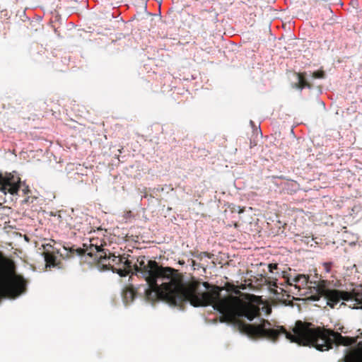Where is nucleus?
Segmentation results:
<instances>
[{
    "mask_svg": "<svg viewBox=\"0 0 362 362\" xmlns=\"http://www.w3.org/2000/svg\"><path fill=\"white\" fill-rule=\"evenodd\" d=\"M35 199H36V197H28L23 201V202L24 204H30L33 203Z\"/></svg>",
    "mask_w": 362,
    "mask_h": 362,
    "instance_id": "obj_14",
    "label": "nucleus"
},
{
    "mask_svg": "<svg viewBox=\"0 0 362 362\" xmlns=\"http://www.w3.org/2000/svg\"><path fill=\"white\" fill-rule=\"evenodd\" d=\"M142 3L144 4V8H146V4H144V1H142Z\"/></svg>",
    "mask_w": 362,
    "mask_h": 362,
    "instance_id": "obj_19",
    "label": "nucleus"
},
{
    "mask_svg": "<svg viewBox=\"0 0 362 362\" xmlns=\"http://www.w3.org/2000/svg\"><path fill=\"white\" fill-rule=\"evenodd\" d=\"M288 284L290 286L294 285L295 288L300 291L301 288H305L309 284V276L305 274H298L292 279H288ZM310 284H312L313 282H310Z\"/></svg>",
    "mask_w": 362,
    "mask_h": 362,
    "instance_id": "obj_7",
    "label": "nucleus"
},
{
    "mask_svg": "<svg viewBox=\"0 0 362 362\" xmlns=\"http://www.w3.org/2000/svg\"><path fill=\"white\" fill-rule=\"evenodd\" d=\"M234 226H235V228H237L238 227V223H235Z\"/></svg>",
    "mask_w": 362,
    "mask_h": 362,
    "instance_id": "obj_20",
    "label": "nucleus"
},
{
    "mask_svg": "<svg viewBox=\"0 0 362 362\" xmlns=\"http://www.w3.org/2000/svg\"><path fill=\"white\" fill-rule=\"evenodd\" d=\"M134 274L145 279L148 288L145 290L147 299L154 301L160 299L170 305H180L189 302L194 307L213 305L222 315V322L233 323L243 334L252 339L266 338L276 341L284 334V327H271V323L264 319L259 325L247 324L240 320L245 317L252 321L260 315L257 305L239 297L228 296L221 298L223 288L202 282L192 278L187 282L177 269L163 267L155 260L139 256L134 264Z\"/></svg>",
    "mask_w": 362,
    "mask_h": 362,
    "instance_id": "obj_1",
    "label": "nucleus"
},
{
    "mask_svg": "<svg viewBox=\"0 0 362 362\" xmlns=\"http://www.w3.org/2000/svg\"><path fill=\"white\" fill-rule=\"evenodd\" d=\"M98 230L102 231L103 230L100 228H98Z\"/></svg>",
    "mask_w": 362,
    "mask_h": 362,
    "instance_id": "obj_21",
    "label": "nucleus"
},
{
    "mask_svg": "<svg viewBox=\"0 0 362 362\" xmlns=\"http://www.w3.org/2000/svg\"><path fill=\"white\" fill-rule=\"evenodd\" d=\"M117 273L121 276H126L130 274L135 275L134 264L125 257L121 266L117 269Z\"/></svg>",
    "mask_w": 362,
    "mask_h": 362,
    "instance_id": "obj_8",
    "label": "nucleus"
},
{
    "mask_svg": "<svg viewBox=\"0 0 362 362\" xmlns=\"http://www.w3.org/2000/svg\"><path fill=\"white\" fill-rule=\"evenodd\" d=\"M21 187H23L22 192H23L24 194H28L29 193H30V189L28 185H25V182H21Z\"/></svg>",
    "mask_w": 362,
    "mask_h": 362,
    "instance_id": "obj_13",
    "label": "nucleus"
},
{
    "mask_svg": "<svg viewBox=\"0 0 362 362\" xmlns=\"http://www.w3.org/2000/svg\"><path fill=\"white\" fill-rule=\"evenodd\" d=\"M26 281L16 274L14 262L0 254V297L16 298L26 290Z\"/></svg>",
    "mask_w": 362,
    "mask_h": 362,
    "instance_id": "obj_3",
    "label": "nucleus"
},
{
    "mask_svg": "<svg viewBox=\"0 0 362 362\" xmlns=\"http://www.w3.org/2000/svg\"><path fill=\"white\" fill-rule=\"evenodd\" d=\"M344 361L345 362H362V354L357 350L351 351L345 356Z\"/></svg>",
    "mask_w": 362,
    "mask_h": 362,
    "instance_id": "obj_10",
    "label": "nucleus"
},
{
    "mask_svg": "<svg viewBox=\"0 0 362 362\" xmlns=\"http://www.w3.org/2000/svg\"><path fill=\"white\" fill-rule=\"evenodd\" d=\"M21 186V180L19 176L12 173H0V191L4 194H17Z\"/></svg>",
    "mask_w": 362,
    "mask_h": 362,
    "instance_id": "obj_5",
    "label": "nucleus"
},
{
    "mask_svg": "<svg viewBox=\"0 0 362 362\" xmlns=\"http://www.w3.org/2000/svg\"><path fill=\"white\" fill-rule=\"evenodd\" d=\"M298 88L303 89L304 88H311V85L306 81L303 74H298Z\"/></svg>",
    "mask_w": 362,
    "mask_h": 362,
    "instance_id": "obj_11",
    "label": "nucleus"
},
{
    "mask_svg": "<svg viewBox=\"0 0 362 362\" xmlns=\"http://www.w3.org/2000/svg\"><path fill=\"white\" fill-rule=\"evenodd\" d=\"M123 300L126 304L132 302L136 296V291L133 286H129L125 288L122 293Z\"/></svg>",
    "mask_w": 362,
    "mask_h": 362,
    "instance_id": "obj_9",
    "label": "nucleus"
},
{
    "mask_svg": "<svg viewBox=\"0 0 362 362\" xmlns=\"http://www.w3.org/2000/svg\"><path fill=\"white\" fill-rule=\"evenodd\" d=\"M338 4L340 5L341 6H342L344 5L342 1H339Z\"/></svg>",
    "mask_w": 362,
    "mask_h": 362,
    "instance_id": "obj_17",
    "label": "nucleus"
},
{
    "mask_svg": "<svg viewBox=\"0 0 362 362\" xmlns=\"http://www.w3.org/2000/svg\"><path fill=\"white\" fill-rule=\"evenodd\" d=\"M278 267V265L277 264H269V266H268V268H269V271L270 272H273V271L274 269H276Z\"/></svg>",
    "mask_w": 362,
    "mask_h": 362,
    "instance_id": "obj_16",
    "label": "nucleus"
},
{
    "mask_svg": "<svg viewBox=\"0 0 362 362\" xmlns=\"http://www.w3.org/2000/svg\"><path fill=\"white\" fill-rule=\"evenodd\" d=\"M313 284L315 285L313 288L316 293L309 298L312 300H319L322 296H324L327 300V305L334 308L341 300L346 301L354 300L357 305L362 308V286L354 288L351 291H345L328 288V281L326 280L315 281Z\"/></svg>",
    "mask_w": 362,
    "mask_h": 362,
    "instance_id": "obj_4",
    "label": "nucleus"
},
{
    "mask_svg": "<svg viewBox=\"0 0 362 362\" xmlns=\"http://www.w3.org/2000/svg\"><path fill=\"white\" fill-rule=\"evenodd\" d=\"M243 211H244V209H240V211L238 212L240 214V213L243 212Z\"/></svg>",
    "mask_w": 362,
    "mask_h": 362,
    "instance_id": "obj_18",
    "label": "nucleus"
},
{
    "mask_svg": "<svg viewBox=\"0 0 362 362\" xmlns=\"http://www.w3.org/2000/svg\"><path fill=\"white\" fill-rule=\"evenodd\" d=\"M42 247L43 252L42 255L45 258L46 267L51 268L57 267L60 263L57 257L59 250L50 243L42 245Z\"/></svg>",
    "mask_w": 362,
    "mask_h": 362,
    "instance_id": "obj_6",
    "label": "nucleus"
},
{
    "mask_svg": "<svg viewBox=\"0 0 362 362\" xmlns=\"http://www.w3.org/2000/svg\"><path fill=\"white\" fill-rule=\"evenodd\" d=\"M313 77L315 78H322L325 77V72L323 71H317L313 73Z\"/></svg>",
    "mask_w": 362,
    "mask_h": 362,
    "instance_id": "obj_12",
    "label": "nucleus"
},
{
    "mask_svg": "<svg viewBox=\"0 0 362 362\" xmlns=\"http://www.w3.org/2000/svg\"><path fill=\"white\" fill-rule=\"evenodd\" d=\"M104 245H106V243L103 240L92 237L90 238L88 247L86 244H83L86 249L81 247L75 249L71 247L67 251L66 256L71 257L78 255L81 257V263H87L103 269H112L117 272V269L121 266L125 257L112 254L103 247Z\"/></svg>",
    "mask_w": 362,
    "mask_h": 362,
    "instance_id": "obj_2",
    "label": "nucleus"
},
{
    "mask_svg": "<svg viewBox=\"0 0 362 362\" xmlns=\"http://www.w3.org/2000/svg\"><path fill=\"white\" fill-rule=\"evenodd\" d=\"M332 262H325L323 264L324 269L326 270L327 272H329L332 267Z\"/></svg>",
    "mask_w": 362,
    "mask_h": 362,
    "instance_id": "obj_15",
    "label": "nucleus"
}]
</instances>
